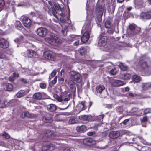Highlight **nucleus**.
I'll use <instances>...</instances> for the list:
<instances>
[{
  "label": "nucleus",
  "mask_w": 151,
  "mask_h": 151,
  "mask_svg": "<svg viewBox=\"0 0 151 151\" xmlns=\"http://www.w3.org/2000/svg\"><path fill=\"white\" fill-rule=\"evenodd\" d=\"M93 21L91 19H88L85 23L83 27V29L85 28L86 31L84 33L83 36L81 37L82 42L83 43L87 42L90 37V32H91V28L93 26Z\"/></svg>",
  "instance_id": "nucleus-1"
},
{
  "label": "nucleus",
  "mask_w": 151,
  "mask_h": 151,
  "mask_svg": "<svg viewBox=\"0 0 151 151\" xmlns=\"http://www.w3.org/2000/svg\"><path fill=\"white\" fill-rule=\"evenodd\" d=\"M45 40L50 44L56 46L60 45L62 43V40L53 34H51L49 37L46 38Z\"/></svg>",
  "instance_id": "nucleus-2"
},
{
  "label": "nucleus",
  "mask_w": 151,
  "mask_h": 151,
  "mask_svg": "<svg viewBox=\"0 0 151 151\" xmlns=\"http://www.w3.org/2000/svg\"><path fill=\"white\" fill-rule=\"evenodd\" d=\"M55 143L52 144L49 142L44 143V145L40 149V151H51L54 150L55 147Z\"/></svg>",
  "instance_id": "nucleus-3"
},
{
  "label": "nucleus",
  "mask_w": 151,
  "mask_h": 151,
  "mask_svg": "<svg viewBox=\"0 0 151 151\" xmlns=\"http://www.w3.org/2000/svg\"><path fill=\"white\" fill-rule=\"evenodd\" d=\"M70 78L73 80L78 83H80L82 81V77L81 74L78 72L71 71L70 73Z\"/></svg>",
  "instance_id": "nucleus-4"
},
{
  "label": "nucleus",
  "mask_w": 151,
  "mask_h": 151,
  "mask_svg": "<svg viewBox=\"0 0 151 151\" xmlns=\"http://www.w3.org/2000/svg\"><path fill=\"white\" fill-rule=\"evenodd\" d=\"M44 55L46 59L52 61L54 60L55 58V54L51 51L45 52Z\"/></svg>",
  "instance_id": "nucleus-5"
},
{
  "label": "nucleus",
  "mask_w": 151,
  "mask_h": 151,
  "mask_svg": "<svg viewBox=\"0 0 151 151\" xmlns=\"http://www.w3.org/2000/svg\"><path fill=\"white\" fill-rule=\"evenodd\" d=\"M47 30L44 27L38 28L37 30V33L39 36L42 37L45 36L47 34Z\"/></svg>",
  "instance_id": "nucleus-6"
},
{
  "label": "nucleus",
  "mask_w": 151,
  "mask_h": 151,
  "mask_svg": "<svg viewBox=\"0 0 151 151\" xmlns=\"http://www.w3.org/2000/svg\"><path fill=\"white\" fill-rule=\"evenodd\" d=\"M36 54L37 53L36 51L33 50H29L24 52L23 55L25 57L32 58L35 57Z\"/></svg>",
  "instance_id": "nucleus-7"
},
{
  "label": "nucleus",
  "mask_w": 151,
  "mask_h": 151,
  "mask_svg": "<svg viewBox=\"0 0 151 151\" xmlns=\"http://www.w3.org/2000/svg\"><path fill=\"white\" fill-rule=\"evenodd\" d=\"M22 22L24 25L26 27H29L31 26L32 22L29 18L27 17H23Z\"/></svg>",
  "instance_id": "nucleus-8"
},
{
  "label": "nucleus",
  "mask_w": 151,
  "mask_h": 151,
  "mask_svg": "<svg viewBox=\"0 0 151 151\" xmlns=\"http://www.w3.org/2000/svg\"><path fill=\"white\" fill-rule=\"evenodd\" d=\"M9 43L8 41L6 40L1 38L0 40V47L3 49H6L8 47Z\"/></svg>",
  "instance_id": "nucleus-9"
},
{
  "label": "nucleus",
  "mask_w": 151,
  "mask_h": 151,
  "mask_svg": "<svg viewBox=\"0 0 151 151\" xmlns=\"http://www.w3.org/2000/svg\"><path fill=\"white\" fill-rule=\"evenodd\" d=\"M139 63L141 68L143 69H147L148 68V65L147 62L145 61L143 58L140 59Z\"/></svg>",
  "instance_id": "nucleus-10"
},
{
  "label": "nucleus",
  "mask_w": 151,
  "mask_h": 151,
  "mask_svg": "<svg viewBox=\"0 0 151 151\" xmlns=\"http://www.w3.org/2000/svg\"><path fill=\"white\" fill-rule=\"evenodd\" d=\"M79 119L83 121L87 122L91 121L92 119V116L90 115H83L79 116Z\"/></svg>",
  "instance_id": "nucleus-11"
},
{
  "label": "nucleus",
  "mask_w": 151,
  "mask_h": 151,
  "mask_svg": "<svg viewBox=\"0 0 151 151\" xmlns=\"http://www.w3.org/2000/svg\"><path fill=\"white\" fill-rule=\"evenodd\" d=\"M141 18L147 19L151 18V12H142L140 15Z\"/></svg>",
  "instance_id": "nucleus-12"
},
{
  "label": "nucleus",
  "mask_w": 151,
  "mask_h": 151,
  "mask_svg": "<svg viewBox=\"0 0 151 151\" xmlns=\"http://www.w3.org/2000/svg\"><path fill=\"white\" fill-rule=\"evenodd\" d=\"M107 38L106 37H101L99 40L98 45L100 46L104 47L106 43Z\"/></svg>",
  "instance_id": "nucleus-13"
},
{
  "label": "nucleus",
  "mask_w": 151,
  "mask_h": 151,
  "mask_svg": "<svg viewBox=\"0 0 151 151\" xmlns=\"http://www.w3.org/2000/svg\"><path fill=\"white\" fill-rule=\"evenodd\" d=\"M142 110H139L138 108L135 107L132 108L130 111L132 115L141 116V111Z\"/></svg>",
  "instance_id": "nucleus-14"
},
{
  "label": "nucleus",
  "mask_w": 151,
  "mask_h": 151,
  "mask_svg": "<svg viewBox=\"0 0 151 151\" xmlns=\"http://www.w3.org/2000/svg\"><path fill=\"white\" fill-rule=\"evenodd\" d=\"M120 135V132L118 131H112L110 132L109 137L113 139L119 137Z\"/></svg>",
  "instance_id": "nucleus-15"
},
{
  "label": "nucleus",
  "mask_w": 151,
  "mask_h": 151,
  "mask_svg": "<svg viewBox=\"0 0 151 151\" xmlns=\"http://www.w3.org/2000/svg\"><path fill=\"white\" fill-rule=\"evenodd\" d=\"M83 144L87 145H91L95 143V141L91 138H87L84 139L83 140Z\"/></svg>",
  "instance_id": "nucleus-16"
},
{
  "label": "nucleus",
  "mask_w": 151,
  "mask_h": 151,
  "mask_svg": "<svg viewBox=\"0 0 151 151\" xmlns=\"http://www.w3.org/2000/svg\"><path fill=\"white\" fill-rule=\"evenodd\" d=\"M104 7L102 5H99L97 6L96 9V13L99 14L101 16H102Z\"/></svg>",
  "instance_id": "nucleus-17"
},
{
  "label": "nucleus",
  "mask_w": 151,
  "mask_h": 151,
  "mask_svg": "<svg viewBox=\"0 0 151 151\" xmlns=\"http://www.w3.org/2000/svg\"><path fill=\"white\" fill-rule=\"evenodd\" d=\"M53 120L52 117L50 115L47 114L44 116L42 118V120L45 122L50 123Z\"/></svg>",
  "instance_id": "nucleus-18"
},
{
  "label": "nucleus",
  "mask_w": 151,
  "mask_h": 151,
  "mask_svg": "<svg viewBox=\"0 0 151 151\" xmlns=\"http://www.w3.org/2000/svg\"><path fill=\"white\" fill-rule=\"evenodd\" d=\"M3 87L5 90L8 91H10L13 89V86L12 84L7 83L3 85Z\"/></svg>",
  "instance_id": "nucleus-19"
},
{
  "label": "nucleus",
  "mask_w": 151,
  "mask_h": 151,
  "mask_svg": "<svg viewBox=\"0 0 151 151\" xmlns=\"http://www.w3.org/2000/svg\"><path fill=\"white\" fill-rule=\"evenodd\" d=\"M125 84V83L121 80H116L112 83L113 85L115 87L120 86Z\"/></svg>",
  "instance_id": "nucleus-20"
},
{
  "label": "nucleus",
  "mask_w": 151,
  "mask_h": 151,
  "mask_svg": "<svg viewBox=\"0 0 151 151\" xmlns=\"http://www.w3.org/2000/svg\"><path fill=\"white\" fill-rule=\"evenodd\" d=\"M68 83L71 92L76 91V87L74 82L72 80H70L68 81Z\"/></svg>",
  "instance_id": "nucleus-21"
},
{
  "label": "nucleus",
  "mask_w": 151,
  "mask_h": 151,
  "mask_svg": "<svg viewBox=\"0 0 151 151\" xmlns=\"http://www.w3.org/2000/svg\"><path fill=\"white\" fill-rule=\"evenodd\" d=\"M134 2L137 9L141 8L143 6V0H134Z\"/></svg>",
  "instance_id": "nucleus-22"
},
{
  "label": "nucleus",
  "mask_w": 151,
  "mask_h": 151,
  "mask_svg": "<svg viewBox=\"0 0 151 151\" xmlns=\"http://www.w3.org/2000/svg\"><path fill=\"white\" fill-rule=\"evenodd\" d=\"M47 109L49 111L53 112L56 110L57 107L55 105L51 104L47 106Z\"/></svg>",
  "instance_id": "nucleus-23"
},
{
  "label": "nucleus",
  "mask_w": 151,
  "mask_h": 151,
  "mask_svg": "<svg viewBox=\"0 0 151 151\" xmlns=\"http://www.w3.org/2000/svg\"><path fill=\"white\" fill-rule=\"evenodd\" d=\"M77 131L80 133L84 132L86 130V128L85 126L82 125L81 126H78L76 128Z\"/></svg>",
  "instance_id": "nucleus-24"
},
{
  "label": "nucleus",
  "mask_w": 151,
  "mask_h": 151,
  "mask_svg": "<svg viewBox=\"0 0 151 151\" xmlns=\"http://www.w3.org/2000/svg\"><path fill=\"white\" fill-rule=\"evenodd\" d=\"M86 102L85 101H82L78 104V106L80 108V111L86 109V107L85 104Z\"/></svg>",
  "instance_id": "nucleus-25"
},
{
  "label": "nucleus",
  "mask_w": 151,
  "mask_h": 151,
  "mask_svg": "<svg viewBox=\"0 0 151 151\" xmlns=\"http://www.w3.org/2000/svg\"><path fill=\"white\" fill-rule=\"evenodd\" d=\"M121 70L123 71H125L127 70L128 67L125 64L121 62H120L118 65Z\"/></svg>",
  "instance_id": "nucleus-26"
},
{
  "label": "nucleus",
  "mask_w": 151,
  "mask_h": 151,
  "mask_svg": "<svg viewBox=\"0 0 151 151\" xmlns=\"http://www.w3.org/2000/svg\"><path fill=\"white\" fill-rule=\"evenodd\" d=\"M42 97V95L40 92L35 93L33 96V99L37 100L41 99Z\"/></svg>",
  "instance_id": "nucleus-27"
},
{
  "label": "nucleus",
  "mask_w": 151,
  "mask_h": 151,
  "mask_svg": "<svg viewBox=\"0 0 151 151\" xmlns=\"http://www.w3.org/2000/svg\"><path fill=\"white\" fill-rule=\"evenodd\" d=\"M150 87H151L150 83H146L142 84V88L144 90H146Z\"/></svg>",
  "instance_id": "nucleus-28"
},
{
  "label": "nucleus",
  "mask_w": 151,
  "mask_h": 151,
  "mask_svg": "<svg viewBox=\"0 0 151 151\" xmlns=\"http://www.w3.org/2000/svg\"><path fill=\"white\" fill-rule=\"evenodd\" d=\"M15 26L19 30L22 29L23 27L19 21H17L15 23Z\"/></svg>",
  "instance_id": "nucleus-29"
},
{
  "label": "nucleus",
  "mask_w": 151,
  "mask_h": 151,
  "mask_svg": "<svg viewBox=\"0 0 151 151\" xmlns=\"http://www.w3.org/2000/svg\"><path fill=\"white\" fill-rule=\"evenodd\" d=\"M33 116L32 114H30L28 112H25L23 113L22 114V117L23 118L27 117L29 118H32Z\"/></svg>",
  "instance_id": "nucleus-30"
},
{
  "label": "nucleus",
  "mask_w": 151,
  "mask_h": 151,
  "mask_svg": "<svg viewBox=\"0 0 151 151\" xmlns=\"http://www.w3.org/2000/svg\"><path fill=\"white\" fill-rule=\"evenodd\" d=\"M105 89L104 87L101 85H99L96 87V90L97 92L101 93L103 90Z\"/></svg>",
  "instance_id": "nucleus-31"
},
{
  "label": "nucleus",
  "mask_w": 151,
  "mask_h": 151,
  "mask_svg": "<svg viewBox=\"0 0 151 151\" xmlns=\"http://www.w3.org/2000/svg\"><path fill=\"white\" fill-rule=\"evenodd\" d=\"M132 78L133 81L136 83L139 82L141 80L140 77L136 75H134L132 76Z\"/></svg>",
  "instance_id": "nucleus-32"
},
{
  "label": "nucleus",
  "mask_w": 151,
  "mask_h": 151,
  "mask_svg": "<svg viewBox=\"0 0 151 151\" xmlns=\"http://www.w3.org/2000/svg\"><path fill=\"white\" fill-rule=\"evenodd\" d=\"M25 92L24 91L21 90L17 93L16 95L17 97L20 98L25 96Z\"/></svg>",
  "instance_id": "nucleus-33"
},
{
  "label": "nucleus",
  "mask_w": 151,
  "mask_h": 151,
  "mask_svg": "<svg viewBox=\"0 0 151 151\" xmlns=\"http://www.w3.org/2000/svg\"><path fill=\"white\" fill-rule=\"evenodd\" d=\"M105 26L106 28H107L112 27L111 22L109 20L106 21L105 23Z\"/></svg>",
  "instance_id": "nucleus-34"
},
{
  "label": "nucleus",
  "mask_w": 151,
  "mask_h": 151,
  "mask_svg": "<svg viewBox=\"0 0 151 151\" xmlns=\"http://www.w3.org/2000/svg\"><path fill=\"white\" fill-rule=\"evenodd\" d=\"M122 78L124 80H128L130 78V75L127 73H125L122 75Z\"/></svg>",
  "instance_id": "nucleus-35"
},
{
  "label": "nucleus",
  "mask_w": 151,
  "mask_h": 151,
  "mask_svg": "<svg viewBox=\"0 0 151 151\" xmlns=\"http://www.w3.org/2000/svg\"><path fill=\"white\" fill-rule=\"evenodd\" d=\"M54 97L59 102H61L63 101V99L61 96H59L55 94L54 95Z\"/></svg>",
  "instance_id": "nucleus-36"
},
{
  "label": "nucleus",
  "mask_w": 151,
  "mask_h": 151,
  "mask_svg": "<svg viewBox=\"0 0 151 151\" xmlns=\"http://www.w3.org/2000/svg\"><path fill=\"white\" fill-rule=\"evenodd\" d=\"M127 96L129 98H133L136 97V94H133L131 92H129L126 94Z\"/></svg>",
  "instance_id": "nucleus-37"
},
{
  "label": "nucleus",
  "mask_w": 151,
  "mask_h": 151,
  "mask_svg": "<svg viewBox=\"0 0 151 151\" xmlns=\"http://www.w3.org/2000/svg\"><path fill=\"white\" fill-rule=\"evenodd\" d=\"M56 74V70L54 69L53 71L51 73V74L50 75L49 79L50 80L53 77L55 76Z\"/></svg>",
  "instance_id": "nucleus-38"
},
{
  "label": "nucleus",
  "mask_w": 151,
  "mask_h": 151,
  "mask_svg": "<svg viewBox=\"0 0 151 151\" xmlns=\"http://www.w3.org/2000/svg\"><path fill=\"white\" fill-rule=\"evenodd\" d=\"M2 136L4 138L6 139H9L10 137V135L5 132H3Z\"/></svg>",
  "instance_id": "nucleus-39"
},
{
  "label": "nucleus",
  "mask_w": 151,
  "mask_h": 151,
  "mask_svg": "<svg viewBox=\"0 0 151 151\" xmlns=\"http://www.w3.org/2000/svg\"><path fill=\"white\" fill-rule=\"evenodd\" d=\"M108 29L107 31V32L109 34H112L114 31V29L113 27L108 28Z\"/></svg>",
  "instance_id": "nucleus-40"
},
{
  "label": "nucleus",
  "mask_w": 151,
  "mask_h": 151,
  "mask_svg": "<svg viewBox=\"0 0 151 151\" xmlns=\"http://www.w3.org/2000/svg\"><path fill=\"white\" fill-rule=\"evenodd\" d=\"M76 122V118H72L69 119V123L71 124H73Z\"/></svg>",
  "instance_id": "nucleus-41"
},
{
  "label": "nucleus",
  "mask_w": 151,
  "mask_h": 151,
  "mask_svg": "<svg viewBox=\"0 0 151 151\" xmlns=\"http://www.w3.org/2000/svg\"><path fill=\"white\" fill-rule=\"evenodd\" d=\"M121 46L119 44H116L114 49V51L117 52L121 49Z\"/></svg>",
  "instance_id": "nucleus-42"
},
{
  "label": "nucleus",
  "mask_w": 151,
  "mask_h": 151,
  "mask_svg": "<svg viewBox=\"0 0 151 151\" xmlns=\"http://www.w3.org/2000/svg\"><path fill=\"white\" fill-rule=\"evenodd\" d=\"M144 112L145 114L151 113V108H148L145 109L144 111Z\"/></svg>",
  "instance_id": "nucleus-43"
},
{
  "label": "nucleus",
  "mask_w": 151,
  "mask_h": 151,
  "mask_svg": "<svg viewBox=\"0 0 151 151\" xmlns=\"http://www.w3.org/2000/svg\"><path fill=\"white\" fill-rule=\"evenodd\" d=\"M67 27H65L63 29L61 30V32L62 34L64 35L65 36L67 35Z\"/></svg>",
  "instance_id": "nucleus-44"
},
{
  "label": "nucleus",
  "mask_w": 151,
  "mask_h": 151,
  "mask_svg": "<svg viewBox=\"0 0 151 151\" xmlns=\"http://www.w3.org/2000/svg\"><path fill=\"white\" fill-rule=\"evenodd\" d=\"M40 86L42 89H45L46 87V84L45 83H41L40 84Z\"/></svg>",
  "instance_id": "nucleus-45"
},
{
  "label": "nucleus",
  "mask_w": 151,
  "mask_h": 151,
  "mask_svg": "<svg viewBox=\"0 0 151 151\" xmlns=\"http://www.w3.org/2000/svg\"><path fill=\"white\" fill-rule=\"evenodd\" d=\"M116 71L115 69H111L110 72V73L111 75H115L116 74Z\"/></svg>",
  "instance_id": "nucleus-46"
},
{
  "label": "nucleus",
  "mask_w": 151,
  "mask_h": 151,
  "mask_svg": "<svg viewBox=\"0 0 151 151\" xmlns=\"http://www.w3.org/2000/svg\"><path fill=\"white\" fill-rule=\"evenodd\" d=\"M4 4L3 0H0V11L1 10L2 8L4 6Z\"/></svg>",
  "instance_id": "nucleus-47"
},
{
  "label": "nucleus",
  "mask_w": 151,
  "mask_h": 151,
  "mask_svg": "<svg viewBox=\"0 0 151 151\" xmlns=\"http://www.w3.org/2000/svg\"><path fill=\"white\" fill-rule=\"evenodd\" d=\"M130 29L132 31H134L135 30V27L134 25L131 24L129 26Z\"/></svg>",
  "instance_id": "nucleus-48"
},
{
  "label": "nucleus",
  "mask_w": 151,
  "mask_h": 151,
  "mask_svg": "<svg viewBox=\"0 0 151 151\" xmlns=\"http://www.w3.org/2000/svg\"><path fill=\"white\" fill-rule=\"evenodd\" d=\"M5 106V103L3 101L0 100V107H3Z\"/></svg>",
  "instance_id": "nucleus-49"
},
{
  "label": "nucleus",
  "mask_w": 151,
  "mask_h": 151,
  "mask_svg": "<svg viewBox=\"0 0 151 151\" xmlns=\"http://www.w3.org/2000/svg\"><path fill=\"white\" fill-rule=\"evenodd\" d=\"M147 116H145L143 117L142 119H141L142 122H145L147 121Z\"/></svg>",
  "instance_id": "nucleus-50"
},
{
  "label": "nucleus",
  "mask_w": 151,
  "mask_h": 151,
  "mask_svg": "<svg viewBox=\"0 0 151 151\" xmlns=\"http://www.w3.org/2000/svg\"><path fill=\"white\" fill-rule=\"evenodd\" d=\"M96 134L95 132H89L87 133V135L88 136H91L94 135Z\"/></svg>",
  "instance_id": "nucleus-51"
},
{
  "label": "nucleus",
  "mask_w": 151,
  "mask_h": 151,
  "mask_svg": "<svg viewBox=\"0 0 151 151\" xmlns=\"http://www.w3.org/2000/svg\"><path fill=\"white\" fill-rule=\"evenodd\" d=\"M5 57V55L3 53L1 52L0 51V58L3 59Z\"/></svg>",
  "instance_id": "nucleus-52"
},
{
  "label": "nucleus",
  "mask_w": 151,
  "mask_h": 151,
  "mask_svg": "<svg viewBox=\"0 0 151 151\" xmlns=\"http://www.w3.org/2000/svg\"><path fill=\"white\" fill-rule=\"evenodd\" d=\"M70 98L66 97L65 98L63 99V102L64 103L65 102H67L68 101H69L70 100Z\"/></svg>",
  "instance_id": "nucleus-53"
},
{
  "label": "nucleus",
  "mask_w": 151,
  "mask_h": 151,
  "mask_svg": "<svg viewBox=\"0 0 151 151\" xmlns=\"http://www.w3.org/2000/svg\"><path fill=\"white\" fill-rule=\"evenodd\" d=\"M85 48L84 47H81L80 49V53L81 54L83 52H84L85 50Z\"/></svg>",
  "instance_id": "nucleus-54"
},
{
  "label": "nucleus",
  "mask_w": 151,
  "mask_h": 151,
  "mask_svg": "<svg viewBox=\"0 0 151 151\" xmlns=\"http://www.w3.org/2000/svg\"><path fill=\"white\" fill-rule=\"evenodd\" d=\"M63 151H73L72 148H66L64 149Z\"/></svg>",
  "instance_id": "nucleus-55"
},
{
  "label": "nucleus",
  "mask_w": 151,
  "mask_h": 151,
  "mask_svg": "<svg viewBox=\"0 0 151 151\" xmlns=\"http://www.w3.org/2000/svg\"><path fill=\"white\" fill-rule=\"evenodd\" d=\"M57 77H55L54 79L52 81V83L53 84H55L57 81Z\"/></svg>",
  "instance_id": "nucleus-56"
},
{
  "label": "nucleus",
  "mask_w": 151,
  "mask_h": 151,
  "mask_svg": "<svg viewBox=\"0 0 151 151\" xmlns=\"http://www.w3.org/2000/svg\"><path fill=\"white\" fill-rule=\"evenodd\" d=\"M7 16H8L7 14H6L5 15V19L4 18L1 21V22H3V23H4L6 21V19L7 17Z\"/></svg>",
  "instance_id": "nucleus-57"
},
{
  "label": "nucleus",
  "mask_w": 151,
  "mask_h": 151,
  "mask_svg": "<svg viewBox=\"0 0 151 151\" xmlns=\"http://www.w3.org/2000/svg\"><path fill=\"white\" fill-rule=\"evenodd\" d=\"M129 121V119H127L124 120L122 122V123L125 125L127 124V123Z\"/></svg>",
  "instance_id": "nucleus-58"
},
{
  "label": "nucleus",
  "mask_w": 151,
  "mask_h": 151,
  "mask_svg": "<svg viewBox=\"0 0 151 151\" xmlns=\"http://www.w3.org/2000/svg\"><path fill=\"white\" fill-rule=\"evenodd\" d=\"M21 81L24 84L27 83V80L24 78H21L20 79Z\"/></svg>",
  "instance_id": "nucleus-59"
},
{
  "label": "nucleus",
  "mask_w": 151,
  "mask_h": 151,
  "mask_svg": "<svg viewBox=\"0 0 151 151\" xmlns=\"http://www.w3.org/2000/svg\"><path fill=\"white\" fill-rule=\"evenodd\" d=\"M52 14H53V15L55 17L56 14H57L56 11V10L55 9H54L52 10Z\"/></svg>",
  "instance_id": "nucleus-60"
},
{
  "label": "nucleus",
  "mask_w": 151,
  "mask_h": 151,
  "mask_svg": "<svg viewBox=\"0 0 151 151\" xmlns=\"http://www.w3.org/2000/svg\"><path fill=\"white\" fill-rule=\"evenodd\" d=\"M8 80L9 81L13 82L14 81V78L13 77L11 76L9 78Z\"/></svg>",
  "instance_id": "nucleus-61"
},
{
  "label": "nucleus",
  "mask_w": 151,
  "mask_h": 151,
  "mask_svg": "<svg viewBox=\"0 0 151 151\" xmlns=\"http://www.w3.org/2000/svg\"><path fill=\"white\" fill-rule=\"evenodd\" d=\"M30 14L32 17H34L35 16V14L34 12H31L30 13Z\"/></svg>",
  "instance_id": "nucleus-62"
},
{
  "label": "nucleus",
  "mask_w": 151,
  "mask_h": 151,
  "mask_svg": "<svg viewBox=\"0 0 151 151\" xmlns=\"http://www.w3.org/2000/svg\"><path fill=\"white\" fill-rule=\"evenodd\" d=\"M80 37V36H78V35H72V38H73L72 39V40H75V38H76V37Z\"/></svg>",
  "instance_id": "nucleus-63"
},
{
  "label": "nucleus",
  "mask_w": 151,
  "mask_h": 151,
  "mask_svg": "<svg viewBox=\"0 0 151 151\" xmlns=\"http://www.w3.org/2000/svg\"><path fill=\"white\" fill-rule=\"evenodd\" d=\"M13 76L14 77H17L19 76V74L17 73L14 72L13 73Z\"/></svg>",
  "instance_id": "nucleus-64"
}]
</instances>
